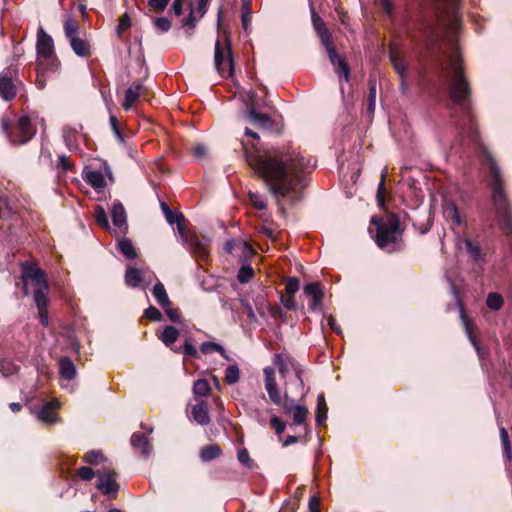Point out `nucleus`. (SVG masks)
I'll list each match as a JSON object with an SVG mask.
<instances>
[{
	"label": "nucleus",
	"mask_w": 512,
	"mask_h": 512,
	"mask_svg": "<svg viewBox=\"0 0 512 512\" xmlns=\"http://www.w3.org/2000/svg\"><path fill=\"white\" fill-rule=\"evenodd\" d=\"M95 221L103 229L108 230L110 228L107 214L101 206H97L95 209Z\"/></svg>",
	"instance_id": "38"
},
{
	"label": "nucleus",
	"mask_w": 512,
	"mask_h": 512,
	"mask_svg": "<svg viewBox=\"0 0 512 512\" xmlns=\"http://www.w3.org/2000/svg\"><path fill=\"white\" fill-rule=\"evenodd\" d=\"M441 80L447 84L450 99L454 108L463 115V123L467 125V134L470 138L477 137L469 96L470 85L465 77L461 55L456 46L446 53L439 64Z\"/></svg>",
	"instance_id": "2"
},
{
	"label": "nucleus",
	"mask_w": 512,
	"mask_h": 512,
	"mask_svg": "<svg viewBox=\"0 0 512 512\" xmlns=\"http://www.w3.org/2000/svg\"><path fill=\"white\" fill-rule=\"evenodd\" d=\"M239 377H240V371L236 365H230L226 368L225 381L229 385L236 383L239 380Z\"/></svg>",
	"instance_id": "41"
},
{
	"label": "nucleus",
	"mask_w": 512,
	"mask_h": 512,
	"mask_svg": "<svg viewBox=\"0 0 512 512\" xmlns=\"http://www.w3.org/2000/svg\"><path fill=\"white\" fill-rule=\"evenodd\" d=\"M263 374L265 390L268 393L270 401L275 405H281L282 395L276 382L275 369L270 366L265 367L263 369Z\"/></svg>",
	"instance_id": "11"
},
{
	"label": "nucleus",
	"mask_w": 512,
	"mask_h": 512,
	"mask_svg": "<svg viewBox=\"0 0 512 512\" xmlns=\"http://www.w3.org/2000/svg\"><path fill=\"white\" fill-rule=\"evenodd\" d=\"M328 407L323 394H319L317 398L316 422L322 425L327 419Z\"/></svg>",
	"instance_id": "28"
},
{
	"label": "nucleus",
	"mask_w": 512,
	"mask_h": 512,
	"mask_svg": "<svg viewBox=\"0 0 512 512\" xmlns=\"http://www.w3.org/2000/svg\"><path fill=\"white\" fill-rule=\"evenodd\" d=\"M162 308L165 310V313H166L167 317L169 318V320H171L172 322L179 321L180 316H179V312L177 309L172 308L171 305H169L167 307H162Z\"/></svg>",
	"instance_id": "56"
},
{
	"label": "nucleus",
	"mask_w": 512,
	"mask_h": 512,
	"mask_svg": "<svg viewBox=\"0 0 512 512\" xmlns=\"http://www.w3.org/2000/svg\"><path fill=\"white\" fill-rule=\"evenodd\" d=\"M142 281V272L139 269L128 267L125 273V283L130 287H137Z\"/></svg>",
	"instance_id": "29"
},
{
	"label": "nucleus",
	"mask_w": 512,
	"mask_h": 512,
	"mask_svg": "<svg viewBox=\"0 0 512 512\" xmlns=\"http://www.w3.org/2000/svg\"><path fill=\"white\" fill-rule=\"evenodd\" d=\"M130 26V18L127 14H124L120 18V22L117 27L118 34H121L125 30H127Z\"/></svg>",
	"instance_id": "57"
},
{
	"label": "nucleus",
	"mask_w": 512,
	"mask_h": 512,
	"mask_svg": "<svg viewBox=\"0 0 512 512\" xmlns=\"http://www.w3.org/2000/svg\"><path fill=\"white\" fill-rule=\"evenodd\" d=\"M179 331L173 326H167L160 335L161 341L170 347L178 338Z\"/></svg>",
	"instance_id": "32"
},
{
	"label": "nucleus",
	"mask_w": 512,
	"mask_h": 512,
	"mask_svg": "<svg viewBox=\"0 0 512 512\" xmlns=\"http://www.w3.org/2000/svg\"><path fill=\"white\" fill-rule=\"evenodd\" d=\"M464 245L467 252L474 260H478L480 258V247L478 246V244L474 243L470 239H465Z\"/></svg>",
	"instance_id": "43"
},
{
	"label": "nucleus",
	"mask_w": 512,
	"mask_h": 512,
	"mask_svg": "<svg viewBox=\"0 0 512 512\" xmlns=\"http://www.w3.org/2000/svg\"><path fill=\"white\" fill-rule=\"evenodd\" d=\"M183 353L186 356H191V357H197V355H198L197 349L188 341H186L184 344Z\"/></svg>",
	"instance_id": "58"
},
{
	"label": "nucleus",
	"mask_w": 512,
	"mask_h": 512,
	"mask_svg": "<svg viewBox=\"0 0 512 512\" xmlns=\"http://www.w3.org/2000/svg\"><path fill=\"white\" fill-rule=\"evenodd\" d=\"M144 316L151 320V321H154V322H158V321H161L162 319V314L161 312L154 306H149L145 311H144Z\"/></svg>",
	"instance_id": "47"
},
{
	"label": "nucleus",
	"mask_w": 512,
	"mask_h": 512,
	"mask_svg": "<svg viewBox=\"0 0 512 512\" xmlns=\"http://www.w3.org/2000/svg\"><path fill=\"white\" fill-rule=\"evenodd\" d=\"M154 25L161 32H167L171 27V22L166 17H159L154 19Z\"/></svg>",
	"instance_id": "51"
},
{
	"label": "nucleus",
	"mask_w": 512,
	"mask_h": 512,
	"mask_svg": "<svg viewBox=\"0 0 512 512\" xmlns=\"http://www.w3.org/2000/svg\"><path fill=\"white\" fill-rule=\"evenodd\" d=\"M270 424L274 428L277 435H280L281 433H283L286 428L285 422H283L281 419H279L276 416H273L271 418Z\"/></svg>",
	"instance_id": "54"
},
{
	"label": "nucleus",
	"mask_w": 512,
	"mask_h": 512,
	"mask_svg": "<svg viewBox=\"0 0 512 512\" xmlns=\"http://www.w3.org/2000/svg\"><path fill=\"white\" fill-rule=\"evenodd\" d=\"M17 77V69L9 66L0 73V96L6 101L12 100L16 96V87L13 79Z\"/></svg>",
	"instance_id": "10"
},
{
	"label": "nucleus",
	"mask_w": 512,
	"mask_h": 512,
	"mask_svg": "<svg viewBox=\"0 0 512 512\" xmlns=\"http://www.w3.org/2000/svg\"><path fill=\"white\" fill-rule=\"evenodd\" d=\"M254 271L248 266L244 265L240 268L237 278L241 283H247L253 277Z\"/></svg>",
	"instance_id": "45"
},
{
	"label": "nucleus",
	"mask_w": 512,
	"mask_h": 512,
	"mask_svg": "<svg viewBox=\"0 0 512 512\" xmlns=\"http://www.w3.org/2000/svg\"><path fill=\"white\" fill-rule=\"evenodd\" d=\"M1 124L3 131L13 144H24L28 142L35 133L30 119L27 116H21L18 119L13 132L9 131V123L5 118L1 120Z\"/></svg>",
	"instance_id": "7"
},
{
	"label": "nucleus",
	"mask_w": 512,
	"mask_h": 512,
	"mask_svg": "<svg viewBox=\"0 0 512 512\" xmlns=\"http://www.w3.org/2000/svg\"><path fill=\"white\" fill-rule=\"evenodd\" d=\"M214 63L218 73L226 78L233 75L234 65L229 43L221 46L220 40L216 41L214 51Z\"/></svg>",
	"instance_id": "9"
},
{
	"label": "nucleus",
	"mask_w": 512,
	"mask_h": 512,
	"mask_svg": "<svg viewBox=\"0 0 512 512\" xmlns=\"http://www.w3.org/2000/svg\"><path fill=\"white\" fill-rule=\"evenodd\" d=\"M299 290V281L297 278H288L285 285L286 294L295 295Z\"/></svg>",
	"instance_id": "49"
},
{
	"label": "nucleus",
	"mask_w": 512,
	"mask_h": 512,
	"mask_svg": "<svg viewBox=\"0 0 512 512\" xmlns=\"http://www.w3.org/2000/svg\"><path fill=\"white\" fill-rule=\"evenodd\" d=\"M64 31L69 40L77 37L79 31L78 22L74 18L68 17L64 22Z\"/></svg>",
	"instance_id": "34"
},
{
	"label": "nucleus",
	"mask_w": 512,
	"mask_h": 512,
	"mask_svg": "<svg viewBox=\"0 0 512 512\" xmlns=\"http://www.w3.org/2000/svg\"><path fill=\"white\" fill-rule=\"evenodd\" d=\"M118 249L128 259H133L137 256L136 250L128 238H122L118 241Z\"/></svg>",
	"instance_id": "30"
},
{
	"label": "nucleus",
	"mask_w": 512,
	"mask_h": 512,
	"mask_svg": "<svg viewBox=\"0 0 512 512\" xmlns=\"http://www.w3.org/2000/svg\"><path fill=\"white\" fill-rule=\"evenodd\" d=\"M43 65L44 64H43L42 60H39L38 61L37 79H36V84L39 89H43L46 85L45 72H44Z\"/></svg>",
	"instance_id": "50"
},
{
	"label": "nucleus",
	"mask_w": 512,
	"mask_h": 512,
	"mask_svg": "<svg viewBox=\"0 0 512 512\" xmlns=\"http://www.w3.org/2000/svg\"><path fill=\"white\" fill-rule=\"evenodd\" d=\"M166 220L170 224H176L178 233L183 243L190 250L192 255L201 262L207 263L210 259V252L207 239H200L196 234L186 231L185 217L177 211H169L166 213Z\"/></svg>",
	"instance_id": "5"
},
{
	"label": "nucleus",
	"mask_w": 512,
	"mask_h": 512,
	"mask_svg": "<svg viewBox=\"0 0 512 512\" xmlns=\"http://www.w3.org/2000/svg\"><path fill=\"white\" fill-rule=\"evenodd\" d=\"M206 154L207 150L203 144H197L193 149V155L198 159L204 158Z\"/></svg>",
	"instance_id": "59"
},
{
	"label": "nucleus",
	"mask_w": 512,
	"mask_h": 512,
	"mask_svg": "<svg viewBox=\"0 0 512 512\" xmlns=\"http://www.w3.org/2000/svg\"><path fill=\"white\" fill-rule=\"evenodd\" d=\"M249 200L250 203L258 210H263L266 208V203L263 197L255 192H249Z\"/></svg>",
	"instance_id": "46"
},
{
	"label": "nucleus",
	"mask_w": 512,
	"mask_h": 512,
	"mask_svg": "<svg viewBox=\"0 0 512 512\" xmlns=\"http://www.w3.org/2000/svg\"><path fill=\"white\" fill-rule=\"evenodd\" d=\"M22 281L23 293L25 296L29 294L28 285H33L34 301L38 308L40 323L43 326H48V283L45 273L34 264L26 262L22 265Z\"/></svg>",
	"instance_id": "3"
},
{
	"label": "nucleus",
	"mask_w": 512,
	"mask_h": 512,
	"mask_svg": "<svg viewBox=\"0 0 512 512\" xmlns=\"http://www.w3.org/2000/svg\"><path fill=\"white\" fill-rule=\"evenodd\" d=\"M254 93H252L249 101L247 102L246 119L258 128H269L272 125L271 117L268 114L259 113L256 111V106L253 100Z\"/></svg>",
	"instance_id": "12"
},
{
	"label": "nucleus",
	"mask_w": 512,
	"mask_h": 512,
	"mask_svg": "<svg viewBox=\"0 0 512 512\" xmlns=\"http://www.w3.org/2000/svg\"><path fill=\"white\" fill-rule=\"evenodd\" d=\"M37 53L41 58L49 59L54 54L53 39L45 33L42 27L39 28L37 34Z\"/></svg>",
	"instance_id": "14"
},
{
	"label": "nucleus",
	"mask_w": 512,
	"mask_h": 512,
	"mask_svg": "<svg viewBox=\"0 0 512 512\" xmlns=\"http://www.w3.org/2000/svg\"><path fill=\"white\" fill-rule=\"evenodd\" d=\"M371 223L376 226V243L382 249H389L399 236V221L394 216L385 219L372 218Z\"/></svg>",
	"instance_id": "6"
},
{
	"label": "nucleus",
	"mask_w": 512,
	"mask_h": 512,
	"mask_svg": "<svg viewBox=\"0 0 512 512\" xmlns=\"http://www.w3.org/2000/svg\"><path fill=\"white\" fill-rule=\"evenodd\" d=\"M153 296L161 307H167L171 305L166 289L161 282H157L154 285Z\"/></svg>",
	"instance_id": "27"
},
{
	"label": "nucleus",
	"mask_w": 512,
	"mask_h": 512,
	"mask_svg": "<svg viewBox=\"0 0 512 512\" xmlns=\"http://www.w3.org/2000/svg\"><path fill=\"white\" fill-rule=\"evenodd\" d=\"M84 180L96 190H102L106 186V181L101 171H87Z\"/></svg>",
	"instance_id": "24"
},
{
	"label": "nucleus",
	"mask_w": 512,
	"mask_h": 512,
	"mask_svg": "<svg viewBox=\"0 0 512 512\" xmlns=\"http://www.w3.org/2000/svg\"><path fill=\"white\" fill-rule=\"evenodd\" d=\"M443 215L446 220L450 221L453 226H461L464 222L463 216L461 215L455 202L448 197L443 199Z\"/></svg>",
	"instance_id": "15"
},
{
	"label": "nucleus",
	"mask_w": 512,
	"mask_h": 512,
	"mask_svg": "<svg viewBox=\"0 0 512 512\" xmlns=\"http://www.w3.org/2000/svg\"><path fill=\"white\" fill-rule=\"evenodd\" d=\"M112 221L113 224L122 229L127 228V222H126V211L121 203H114L112 206Z\"/></svg>",
	"instance_id": "23"
},
{
	"label": "nucleus",
	"mask_w": 512,
	"mask_h": 512,
	"mask_svg": "<svg viewBox=\"0 0 512 512\" xmlns=\"http://www.w3.org/2000/svg\"><path fill=\"white\" fill-rule=\"evenodd\" d=\"M59 407L60 403L58 400L46 402L38 412V419L45 423H55L58 419L57 415L55 414V410H57Z\"/></svg>",
	"instance_id": "20"
},
{
	"label": "nucleus",
	"mask_w": 512,
	"mask_h": 512,
	"mask_svg": "<svg viewBox=\"0 0 512 512\" xmlns=\"http://www.w3.org/2000/svg\"><path fill=\"white\" fill-rule=\"evenodd\" d=\"M242 147L247 164L264 180L278 205L283 198L298 199L301 175L309 165L299 151L271 149L261 152L255 143L248 142H242Z\"/></svg>",
	"instance_id": "1"
},
{
	"label": "nucleus",
	"mask_w": 512,
	"mask_h": 512,
	"mask_svg": "<svg viewBox=\"0 0 512 512\" xmlns=\"http://www.w3.org/2000/svg\"><path fill=\"white\" fill-rule=\"evenodd\" d=\"M500 437H501V441H502L505 453L507 454L508 458H510L511 448H510L509 435H508L507 430L504 427L500 428Z\"/></svg>",
	"instance_id": "52"
},
{
	"label": "nucleus",
	"mask_w": 512,
	"mask_h": 512,
	"mask_svg": "<svg viewBox=\"0 0 512 512\" xmlns=\"http://www.w3.org/2000/svg\"><path fill=\"white\" fill-rule=\"evenodd\" d=\"M309 511L310 512H320V502L316 496L311 497L309 501Z\"/></svg>",
	"instance_id": "62"
},
{
	"label": "nucleus",
	"mask_w": 512,
	"mask_h": 512,
	"mask_svg": "<svg viewBox=\"0 0 512 512\" xmlns=\"http://www.w3.org/2000/svg\"><path fill=\"white\" fill-rule=\"evenodd\" d=\"M282 305L288 310L296 309L294 295L286 294L281 296Z\"/></svg>",
	"instance_id": "55"
},
{
	"label": "nucleus",
	"mask_w": 512,
	"mask_h": 512,
	"mask_svg": "<svg viewBox=\"0 0 512 512\" xmlns=\"http://www.w3.org/2000/svg\"><path fill=\"white\" fill-rule=\"evenodd\" d=\"M200 350L203 354H210V353H213V352H219L221 355H223L225 357V350L224 348L217 344V343H214V342H210V341H207V342H203L201 347H200Z\"/></svg>",
	"instance_id": "39"
},
{
	"label": "nucleus",
	"mask_w": 512,
	"mask_h": 512,
	"mask_svg": "<svg viewBox=\"0 0 512 512\" xmlns=\"http://www.w3.org/2000/svg\"><path fill=\"white\" fill-rule=\"evenodd\" d=\"M193 419L200 425H206L210 422L208 404L204 401L194 405L191 409Z\"/></svg>",
	"instance_id": "21"
},
{
	"label": "nucleus",
	"mask_w": 512,
	"mask_h": 512,
	"mask_svg": "<svg viewBox=\"0 0 512 512\" xmlns=\"http://www.w3.org/2000/svg\"><path fill=\"white\" fill-rule=\"evenodd\" d=\"M131 444L134 448L139 449L144 456H149L152 451L148 438L142 433H134L131 437Z\"/></svg>",
	"instance_id": "22"
},
{
	"label": "nucleus",
	"mask_w": 512,
	"mask_h": 512,
	"mask_svg": "<svg viewBox=\"0 0 512 512\" xmlns=\"http://www.w3.org/2000/svg\"><path fill=\"white\" fill-rule=\"evenodd\" d=\"M58 166L61 167L63 169V171H68L72 165L67 156L60 155L58 157Z\"/></svg>",
	"instance_id": "60"
},
{
	"label": "nucleus",
	"mask_w": 512,
	"mask_h": 512,
	"mask_svg": "<svg viewBox=\"0 0 512 512\" xmlns=\"http://www.w3.org/2000/svg\"><path fill=\"white\" fill-rule=\"evenodd\" d=\"M220 454H221L220 447L216 444H212V445H208V446H205L204 448H202L200 457H201L202 461L209 462V461L219 457Z\"/></svg>",
	"instance_id": "31"
},
{
	"label": "nucleus",
	"mask_w": 512,
	"mask_h": 512,
	"mask_svg": "<svg viewBox=\"0 0 512 512\" xmlns=\"http://www.w3.org/2000/svg\"><path fill=\"white\" fill-rule=\"evenodd\" d=\"M238 460L242 464H248L250 462L249 453L246 449L240 450L238 452Z\"/></svg>",
	"instance_id": "63"
},
{
	"label": "nucleus",
	"mask_w": 512,
	"mask_h": 512,
	"mask_svg": "<svg viewBox=\"0 0 512 512\" xmlns=\"http://www.w3.org/2000/svg\"><path fill=\"white\" fill-rule=\"evenodd\" d=\"M83 461L90 464V465H99L101 463L109 464L107 460L104 458L103 454L98 450H92L87 452L84 457Z\"/></svg>",
	"instance_id": "33"
},
{
	"label": "nucleus",
	"mask_w": 512,
	"mask_h": 512,
	"mask_svg": "<svg viewBox=\"0 0 512 512\" xmlns=\"http://www.w3.org/2000/svg\"><path fill=\"white\" fill-rule=\"evenodd\" d=\"M77 475L84 481H90L96 476V471L88 466H84L78 469Z\"/></svg>",
	"instance_id": "48"
},
{
	"label": "nucleus",
	"mask_w": 512,
	"mask_h": 512,
	"mask_svg": "<svg viewBox=\"0 0 512 512\" xmlns=\"http://www.w3.org/2000/svg\"><path fill=\"white\" fill-rule=\"evenodd\" d=\"M59 371L62 378L71 380L76 374V368L71 359L64 357L59 362Z\"/></svg>",
	"instance_id": "25"
},
{
	"label": "nucleus",
	"mask_w": 512,
	"mask_h": 512,
	"mask_svg": "<svg viewBox=\"0 0 512 512\" xmlns=\"http://www.w3.org/2000/svg\"><path fill=\"white\" fill-rule=\"evenodd\" d=\"M335 66L336 73L341 77L344 76V79L348 81L349 79V67L346 61L342 58H340L337 55L336 62L333 64Z\"/></svg>",
	"instance_id": "42"
},
{
	"label": "nucleus",
	"mask_w": 512,
	"mask_h": 512,
	"mask_svg": "<svg viewBox=\"0 0 512 512\" xmlns=\"http://www.w3.org/2000/svg\"><path fill=\"white\" fill-rule=\"evenodd\" d=\"M457 302L459 305L460 318H461L462 324L464 326L465 333H466L470 343L475 348L477 354L479 355V357H481L482 351H481V348H480L479 343L476 338L477 326L468 318V316L465 312L464 306H463L462 302L460 301V299H457Z\"/></svg>",
	"instance_id": "13"
},
{
	"label": "nucleus",
	"mask_w": 512,
	"mask_h": 512,
	"mask_svg": "<svg viewBox=\"0 0 512 512\" xmlns=\"http://www.w3.org/2000/svg\"><path fill=\"white\" fill-rule=\"evenodd\" d=\"M211 389L208 381L206 379H198L195 381L193 386V392L197 396H207L209 395Z\"/></svg>",
	"instance_id": "37"
},
{
	"label": "nucleus",
	"mask_w": 512,
	"mask_h": 512,
	"mask_svg": "<svg viewBox=\"0 0 512 512\" xmlns=\"http://www.w3.org/2000/svg\"><path fill=\"white\" fill-rule=\"evenodd\" d=\"M0 372L3 376L7 377L17 372V366H15L11 361L3 359L0 361Z\"/></svg>",
	"instance_id": "44"
},
{
	"label": "nucleus",
	"mask_w": 512,
	"mask_h": 512,
	"mask_svg": "<svg viewBox=\"0 0 512 512\" xmlns=\"http://www.w3.org/2000/svg\"><path fill=\"white\" fill-rule=\"evenodd\" d=\"M69 41L73 51L78 56L86 57L90 54V45L87 41L79 37L72 38Z\"/></svg>",
	"instance_id": "26"
},
{
	"label": "nucleus",
	"mask_w": 512,
	"mask_h": 512,
	"mask_svg": "<svg viewBox=\"0 0 512 512\" xmlns=\"http://www.w3.org/2000/svg\"><path fill=\"white\" fill-rule=\"evenodd\" d=\"M390 60L393 65V68L398 73L399 76H403L406 74V65L404 60L398 55L397 52L391 51L390 52Z\"/></svg>",
	"instance_id": "35"
},
{
	"label": "nucleus",
	"mask_w": 512,
	"mask_h": 512,
	"mask_svg": "<svg viewBox=\"0 0 512 512\" xmlns=\"http://www.w3.org/2000/svg\"><path fill=\"white\" fill-rule=\"evenodd\" d=\"M487 306L492 310H499L503 305V298L500 294L489 293L486 300Z\"/></svg>",
	"instance_id": "40"
},
{
	"label": "nucleus",
	"mask_w": 512,
	"mask_h": 512,
	"mask_svg": "<svg viewBox=\"0 0 512 512\" xmlns=\"http://www.w3.org/2000/svg\"><path fill=\"white\" fill-rule=\"evenodd\" d=\"M327 322H328V325L331 327V329L337 333V334H340L341 333V330H340V327L339 325L337 324V321L336 319L330 315L328 318H327Z\"/></svg>",
	"instance_id": "64"
},
{
	"label": "nucleus",
	"mask_w": 512,
	"mask_h": 512,
	"mask_svg": "<svg viewBox=\"0 0 512 512\" xmlns=\"http://www.w3.org/2000/svg\"><path fill=\"white\" fill-rule=\"evenodd\" d=\"M226 252L234 254L238 257L247 256L253 252L249 243L241 240H229L225 244Z\"/></svg>",
	"instance_id": "19"
},
{
	"label": "nucleus",
	"mask_w": 512,
	"mask_h": 512,
	"mask_svg": "<svg viewBox=\"0 0 512 512\" xmlns=\"http://www.w3.org/2000/svg\"><path fill=\"white\" fill-rule=\"evenodd\" d=\"M149 7L155 12L163 11L169 4V0H149Z\"/></svg>",
	"instance_id": "53"
},
{
	"label": "nucleus",
	"mask_w": 512,
	"mask_h": 512,
	"mask_svg": "<svg viewBox=\"0 0 512 512\" xmlns=\"http://www.w3.org/2000/svg\"><path fill=\"white\" fill-rule=\"evenodd\" d=\"M312 24L315 31L326 26L323 19L314 12L312 13Z\"/></svg>",
	"instance_id": "61"
},
{
	"label": "nucleus",
	"mask_w": 512,
	"mask_h": 512,
	"mask_svg": "<svg viewBox=\"0 0 512 512\" xmlns=\"http://www.w3.org/2000/svg\"><path fill=\"white\" fill-rule=\"evenodd\" d=\"M304 294L311 299L309 303V309L316 310L322 302L323 291L319 283L312 282L304 286Z\"/></svg>",
	"instance_id": "17"
},
{
	"label": "nucleus",
	"mask_w": 512,
	"mask_h": 512,
	"mask_svg": "<svg viewBox=\"0 0 512 512\" xmlns=\"http://www.w3.org/2000/svg\"><path fill=\"white\" fill-rule=\"evenodd\" d=\"M146 94V88L140 81L134 82L125 92V99L122 103V107L125 111H128L137 102V100Z\"/></svg>",
	"instance_id": "16"
},
{
	"label": "nucleus",
	"mask_w": 512,
	"mask_h": 512,
	"mask_svg": "<svg viewBox=\"0 0 512 512\" xmlns=\"http://www.w3.org/2000/svg\"><path fill=\"white\" fill-rule=\"evenodd\" d=\"M316 33L320 38L322 45L326 48L331 63L335 64L337 52L335 50L332 34L330 33L329 29L327 28V26H325L323 28L317 29Z\"/></svg>",
	"instance_id": "18"
},
{
	"label": "nucleus",
	"mask_w": 512,
	"mask_h": 512,
	"mask_svg": "<svg viewBox=\"0 0 512 512\" xmlns=\"http://www.w3.org/2000/svg\"><path fill=\"white\" fill-rule=\"evenodd\" d=\"M274 364L285 381V397H288L290 385L292 386L291 392L294 394L304 396L307 393L303 380L305 370L296 360L289 356L276 354Z\"/></svg>",
	"instance_id": "4"
},
{
	"label": "nucleus",
	"mask_w": 512,
	"mask_h": 512,
	"mask_svg": "<svg viewBox=\"0 0 512 512\" xmlns=\"http://www.w3.org/2000/svg\"><path fill=\"white\" fill-rule=\"evenodd\" d=\"M98 478L96 487L100 492L110 498H115L119 491V484L117 482V473L111 464H104L96 471Z\"/></svg>",
	"instance_id": "8"
},
{
	"label": "nucleus",
	"mask_w": 512,
	"mask_h": 512,
	"mask_svg": "<svg viewBox=\"0 0 512 512\" xmlns=\"http://www.w3.org/2000/svg\"><path fill=\"white\" fill-rule=\"evenodd\" d=\"M308 410L302 405H296L292 409L293 422L296 425H302L307 418Z\"/></svg>",
	"instance_id": "36"
}]
</instances>
